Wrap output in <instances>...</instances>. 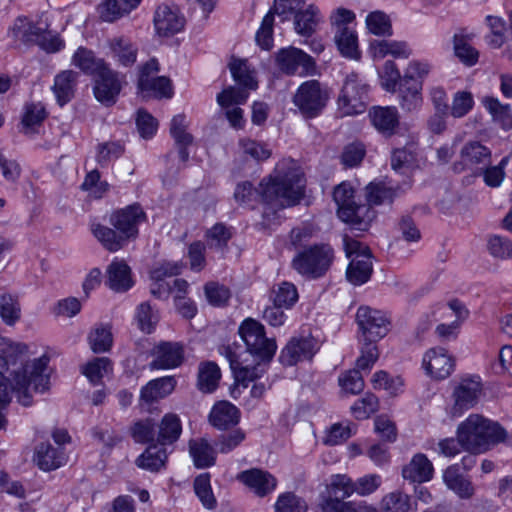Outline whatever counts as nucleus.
<instances>
[{
	"mask_svg": "<svg viewBox=\"0 0 512 512\" xmlns=\"http://www.w3.org/2000/svg\"><path fill=\"white\" fill-rule=\"evenodd\" d=\"M346 256L350 258V264L346 271V277L354 285L366 283L372 274V255L369 248L363 243L344 237Z\"/></svg>",
	"mask_w": 512,
	"mask_h": 512,
	"instance_id": "nucleus-8",
	"label": "nucleus"
},
{
	"mask_svg": "<svg viewBox=\"0 0 512 512\" xmlns=\"http://www.w3.org/2000/svg\"><path fill=\"white\" fill-rule=\"evenodd\" d=\"M239 334L244 341L247 351L261 361L269 362L274 356L277 345L274 339L266 337L264 326L252 318L245 319Z\"/></svg>",
	"mask_w": 512,
	"mask_h": 512,
	"instance_id": "nucleus-6",
	"label": "nucleus"
},
{
	"mask_svg": "<svg viewBox=\"0 0 512 512\" xmlns=\"http://www.w3.org/2000/svg\"><path fill=\"white\" fill-rule=\"evenodd\" d=\"M146 214L138 204L129 205L113 212L110 216V224L119 230L129 240L138 235V225L145 221Z\"/></svg>",
	"mask_w": 512,
	"mask_h": 512,
	"instance_id": "nucleus-14",
	"label": "nucleus"
},
{
	"mask_svg": "<svg viewBox=\"0 0 512 512\" xmlns=\"http://www.w3.org/2000/svg\"><path fill=\"white\" fill-rule=\"evenodd\" d=\"M375 57L384 58L386 55H392L399 58H408L410 50L405 42L398 41H374L371 44Z\"/></svg>",
	"mask_w": 512,
	"mask_h": 512,
	"instance_id": "nucleus-46",
	"label": "nucleus"
},
{
	"mask_svg": "<svg viewBox=\"0 0 512 512\" xmlns=\"http://www.w3.org/2000/svg\"><path fill=\"white\" fill-rule=\"evenodd\" d=\"M369 86L358 74L352 72L345 78L338 97V110L342 116L361 114L368 102Z\"/></svg>",
	"mask_w": 512,
	"mask_h": 512,
	"instance_id": "nucleus-7",
	"label": "nucleus"
},
{
	"mask_svg": "<svg viewBox=\"0 0 512 512\" xmlns=\"http://www.w3.org/2000/svg\"><path fill=\"white\" fill-rule=\"evenodd\" d=\"M176 383L173 376L161 377L149 381L141 388L139 398L140 406H149L167 397L174 391Z\"/></svg>",
	"mask_w": 512,
	"mask_h": 512,
	"instance_id": "nucleus-20",
	"label": "nucleus"
},
{
	"mask_svg": "<svg viewBox=\"0 0 512 512\" xmlns=\"http://www.w3.org/2000/svg\"><path fill=\"white\" fill-rule=\"evenodd\" d=\"M111 370V361L107 357H97L83 367V374L93 383L97 384L103 376Z\"/></svg>",
	"mask_w": 512,
	"mask_h": 512,
	"instance_id": "nucleus-54",
	"label": "nucleus"
},
{
	"mask_svg": "<svg viewBox=\"0 0 512 512\" xmlns=\"http://www.w3.org/2000/svg\"><path fill=\"white\" fill-rule=\"evenodd\" d=\"M329 94L317 80L303 82L293 96V103L306 119L319 116L327 105Z\"/></svg>",
	"mask_w": 512,
	"mask_h": 512,
	"instance_id": "nucleus-9",
	"label": "nucleus"
},
{
	"mask_svg": "<svg viewBox=\"0 0 512 512\" xmlns=\"http://www.w3.org/2000/svg\"><path fill=\"white\" fill-rule=\"evenodd\" d=\"M434 468L425 454L418 453L402 469L404 479L411 482L422 483L429 481L433 476Z\"/></svg>",
	"mask_w": 512,
	"mask_h": 512,
	"instance_id": "nucleus-23",
	"label": "nucleus"
},
{
	"mask_svg": "<svg viewBox=\"0 0 512 512\" xmlns=\"http://www.w3.org/2000/svg\"><path fill=\"white\" fill-rule=\"evenodd\" d=\"M72 64L83 73L94 77L108 65L104 59L96 57L92 50L82 46L75 51Z\"/></svg>",
	"mask_w": 512,
	"mask_h": 512,
	"instance_id": "nucleus-31",
	"label": "nucleus"
},
{
	"mask_svg": "<svg viewBox=\"0 0 512 512\" xmlns=\"http://www.w3.org/2000/svg\"><path fill=\"white\" fill-rule=\"evenodd\" d=\"M461 159L469 167H486L491 161V150L478 141L466 143L461 149Z\"/></svg>",
	"mask_w": 512,
	"mask_h": 512,
	"instance_id": "nucleus-30",
	"label": "nucleus"
},
{
	"mask_svg": "<svg viewBox=\"0 0 512 512\" xmlns=\"http://www.w3.org/2000/svg\"><path fill=\"white\" fill-rule=\"evenodd\" d=\"M42 30V28L34 25L26 17L20 16L10 27L9 33L14 39L24 44H36Z\"/></svg>",
	"mask_w": 512,
	"mask_h": 512,
	"instance_id": "nucleus-38",
	"label": "nucleus"
},
{
	"mask_svg": "<svg viewBox=\"0 0 512 512\" xmlns=\"http://www.w3.org/2000/svg\"><path fill=\"white\" fill-rule=\"evenodd\" d=\"M321 21L322 16L319 8L310 4L305 10L300 9L294 14V29L297 34L310 37L315 33Z\"/></svg>",
	"mask_w": 512,
	"mask_h": 512,
	"instance_id": "nucleus-28",
	"label": "nucleus"
},
{
	"mask_svg": "<svg viewBox=\"0 0 512 512\" xmlns=\"http://www.w3.org/2000/svg\"><path fill=\"white\" fill-rule=\"evenodd\" d=\"M278 68L287 75H309L315 72L314 59L303 50L295 47L280 49L275 56Z\"/></svg>",
	"mask_w": 512,
	"mask_h": 512,
	"instance_id": "nucleus-10",
	"label": "nucleus"
},
{
	"mask_svg": "<svg viewBox=\"0 0 512 512\" xmlns=\"http://www.w3.org/2000/svg\"><path fill=\"white\" fill-rule=\"evenodd\" d=\"M260 186L264 203L263 224L271 227L280 223V210L294 206L302 199L305 181L303 173L293 161H282L268 179L262 180Z\"/></svg>",
	"mask_w": 512,
	"mask_h": 512,
	"instance_id": "nucleus-1",
	"label": "nucleus"
},
{
	"mask_svg": "<svg viewBox=\"0 0 512 512\" xmlns=\"http://www.w3.org/2000/svg\"><path fill=\"white\" fill-rule=\"evenodd\" d=\"M368 30L378 36H391L392 25L389 17L381 12L375 11L368 14L366 18Z\"/></svg>",
	"mask_w": 512,
	"mask_h": 512,
	"instance_id": "nucleus-55",
	"label": "nucleus"
},
{
	"mask_svg": "<svg viewBox=\"0 0 512 512\" xmlns=\"http://www.w3.org/2000/svg\"><path fill=\"white\" fill-rule=\"evenodd\" d=\"M422 82H406L401 80L398 88V98L401 108L411 112L422 104Z\"/></svg>",
	"mask_w": 512,
	"mask_h": 512,
	"instance_id": "nucleus-34",
	"label": "nucleus"
},
{
	"mask_svg": "<svg viewBox=\"0 0 512 512\" xmlns=\"http://www.w3.org/2000/svg\"><path fill=\"white\" fill-rule=\"evenodd\" d=\"M133 284L127 263L124 260H113L107 268L106 285L115 292H126Z\"/></svg>",
	"mask_w": 512,
	"mask_h": 512,
	"instance_id": "nucleus-21",
	"label": "nucleus"
},
{
	"mask_svg": "<svg viewBox=\"0 0 512 512\" xmlns=\"http://www.w3.org/2000/svg\"><path fill=\"white\" fill-rule=\"evenodd\" d=\"M443 480L461 498H470L474 493L472 483L460 473L458 465L449 466L443 473Z\"/></svg>",
	"mask_w": 512,
	"mask_h": 512,
	"instance_id": "nucleus-36",
	"label": "nucleus"
},
{
	"mask_svg": "<svg viewBox=\"0 0 512 512\" xmlns=\"http://www.w3.org/2000/svg\"><path fill=\"white\" fill-rule=\"evenodd\" d=\"M457 436L465 450L482 453L491 445L504 441L506 431L497 422L472 414L459 425Z\"/></svg>",
	"mask_w": 512,
	"mask_h": 512,
	"instance_id": "nucleus-3",
	"label": "nucleus"
},
{
	"mask_svg": "<svg viewBox=\"0 0 512 512\" xmlns=\"http://www.w3.org/2000/svg\"><path fill=\"white\" fill-rule=\"evenodd\" d=\"M273 303L286 309L291 308L298 301V291L296 286L287 281L275 285L271 292Z\"/></svg>",
	"mask_w": 512,
	"mask_h": 512,
	"instance_id": "nucleus-47",
	"label": "nucleus"
},
{
	"mask_svg": "<svg viewBox=\"0 0 512 512\" xmlns=\"http://www.w3.org/2000/svg\"><path fill=\"white\" fill-rule=\"evenodd\" d=\"M110 54L120 65L131 66L136 62L138 48L125 36H115L108 41Z\"/></svg>",
	"mask_w": 512,
	"mask_h": 512,
	"instance_id": "nucleus-24",
	"label": "nucleus"
},
{
	"mask_svg": "<svg viewBox=\"0 0 512 512\" xmlns=\"http://www.w3.org/2000/svg\"><path fill=\"white\" fill-rule=\"evenodd\" d=\"M369 115L374 127L382 133L391 134L399 123L395 107H373Z\"/></svg>",
	"mask_w": 512,
	"mask_h": 512,
	"instance_id": "nucleus-35",
	"label": "nucleus"
},
{
	"mask_svg": "<svg viewBox=\"0 0 512 512\" xmlns=\"http://www.w3.org/2000/svg\"><path fill=\"white\" fill-rule=\"evenodd\" d=\"M0 317L8 325H14L21 317V306L16 296L8 293L0 295Z\"/></svg>",
	"mask_w": 512,
	"mask_h": 512,
	"instance_id": "nucleus-48",
	"label": "nucleus"
},
{
	"mask_svg": "<svg viewBox=\"0 0 512 512\" xmlns=\"http://www.w3.org/2000/svg\"><path fill=\"white\" fill-rule=\"evenodd\" d=\"M229 69L236 83L246 89L255 90L257 82L245 60L233 59L229 64Z\"/></svg>",
	"mask_w": 512,
	"mask_h": 512,
	"instance_id": "nucleus-50",
	"label": "nucleus"
},
{
	"mask_svg": "<svg viewBox=\"0 0 512 512\" xmlns=\"http://www.w3.org/2000/svg\"><path fill=\"white\" fill-rule=\"evenodd\" d=\"M237 479L259 497L270 494L277 486V480L272 474L257 468L240 472Z\"/></svg>",
	"mask_w": 512,
	"mask_h": 512,
	"instance_id": "nucleus-17",
	"label": "nucleus"
},
{
	"mask_svg": "<svg viewBox=\"0 0 512 512\" xmlns=\"http://www.w3.org/2000/svg\"><path fill=\"white\" fill-rule=\"evenodd\" d=\"M275 512H307L306 501L293 492H285L278 496L274 505Z\"/></svg>",
	"mask_w": 512,
	"mask_h": 512,
	"instance_id": "nucleus-52",
	"label": "nucleus"
},
{
	"mask_svg": "<svg viewBox=\"0 0 512 512\" xmlns=\"http://www.w3.org/2000/svg\"><path fill=\"white\" fill-rule=\"evenodd\" d=\"M28 346L14 342L10 338L0 337V358L9 369L10 365L20 364L11 371L14 390L18 401L23 406L32 404V392L43 393L49 389V375L45 373L49 358L42 356L32 362H27Z\"/></svg>",
	"mask_w": 512,
	"mask_h": 512,
	"instance_id": "nucleus-2",
	"label": "nucleus"
},
{
	"mask_svg": "<svg viewBox=\"0 0 512 512\" xmlns=\"http://www.w3.org/2000/svg\"><path fill=\"white\" fill-rule=\"evenodd\" d=\"M95 77L94 95L96 99L107 106L113 105L122 89L124 76L107 65Z\"/></svg>",
	"mask_w": 512,
	"mask_h": 512,
	"instance_id": "nucleus-13",
	"label": "nucleus"
},
{
	"mask_svg": "<svg viewBox=\"0 0 512 512\" xmlns=\"http://www.w3.org/2000/svg\"><path fill=\"white\" fill-rule=\"evenodd\" d=\"M167 459V448L157 443H152L136 459L135 464L141 469L150 472H159L165 467Z\"/></svg>",
	"mask_w": 512,
	"mask_h": 512,
	"instance_id": "nucleus-27",
	"label": "nucleus"
},
{
	"mask_svg": "<svg viewBox=\"0 0 512 512\" xmlns=\"http://www.w3.org/2000/svg\"><path fill=\"white\" fill-rule=\"evenodd\" d=\"M354 492V485L352 480L346 475H334L331 478L330 484L327 486V495L338 498L346 499Z\"/></svg>",
	"mask_w": 512,
	"mask_h": 512,
	"instance_id": "nucleus-56",
	"label": "nucleus"
},
{
	"mask_svg": "<svg viewBox=\"0 0 512 512\" xmlns=\"http://www.w3.org/2000/svg\"><path fill=\"white\" fill-rule=\"evenodd\" d=\"M474 106L473 95L468 91H458L454 94L449 113L454 118L466 116Z\"/></svg>",
	"mask_w": 512,
	"mask_h": 512,
	"instance_id": "nucleus-58",
	"label": "nucleus"
},
{
	"mask_svg": "<svg viewBox=\"0 0 512 512\" xmlns=\"http://www.w3.org/2000/svg\"><path fill=\"white\" fill-rule=\"evenodd\" d=\"M273 25L274 12L269 11L263 18L260 28L258 29L255 39L257 44L265 50H269L273 46Z\"/></svg>",
	"mask_w": 512,
	"mask_h": 512,
	"instance_id": "nucleus-60",
	"label": "nucleus"
},
{
	"mask_svg": "<svg viewBox=\"0 0 512 512\" xmlns=\"http://www.w3.org/2000/svg\"><path fill=\"white\" fill-rule=\"evenodd\" d=\"M208 302L213 306H224L231 297L230 290L217 282H209L204 287Z\"/></svg>",
	"mask_w": 512,
	"mask_h": 512,
	"instance_id": "nucleus-62",
	"label": "nucleus"
},
{
	"mask_svg": "<svg viewBox=\"0 0 512 512\" xmlns=\"http://www.w3.org/2000/svg\"><path fill=\"white\" fill-rule=\"evenodd\" d=\"M415 161L416 155L413 145L397 148L392 151L391 167L396 172L405 173L408 169L413 167Z\"/></svg>",
	"mask_w": 512,
	"mask_h": 512,
	"instance_id": "nucleus-51",
	"label": "nucleus"
},
{
	"mask_svg": "<svg viewBox=\"0 0 512 512\" xmlns=\"http://www.w3.org/2000/svg\"><path fill=\"white\" fill-rule=\"evenodd\" d=\"M401 193V188H392L383 183H370L366 187V198L370 205L390 204Z\"/></svg>",
	"mask_w": 512,
	"mask_h": 512,
	"instance_id": "nucleus-43",
	"label": "nucleus"
},
{
	"mask_svg": "<svg viewBox=\"0 0 512 512\" xmlns=\"http://www.w3.org/2000/svg\"><path fill=\"white\" fill-rule=\"evenodd\" d=\"M95 238L110 252H116L126 245L128 239L119 230L112 229L99 223L91 225Z\"/></svg>",
	"mask_w": 512,
	"mask_h": 512,
	"instance_id": "nucleus-32",
	"label": "nucleus"
},
{
	"mask_svg": "<svg viewBox=\"0 0 512 512\" xmlns=\"http://www.w3.org/2000/svg\"><path fill=\"white\" fill-rule=\"evenodd\" d=\"M154 26L161 36H172L180 32L185 24L178 6L175 4H160L154 14Z\"/></svg>",
	"mask_w": 512,
	"mask_h": 512,
	"instance_id": "nucleus-16",
	"label": "nucleus"
},
{
	"mask_svg": "<svg viewBox=\"0 0 512 512\" xmlns=\"http://www.w3.org/2000/svg\"><path fill=\"white\" fill-rule=\"evenodd\" d=\"M334 40L338 50L344 57L351 59H358L360 57L357 34L352 28L336 30Z\"/></svg>",
	"mask_w": 512,
	"mask_h": 512,
	"instance_id": "nucleus-40",
	"label": "nucleus"
},
{
	"mask_svg": "<svg viewBox=\"0 0 512 512\" xmlns=\"http://www.w3.org/2000/svg\"><path fill=\"white\" fill-rule=\"evenodd\" d=\"M88 343L94 353L109 351L113 345V335L108 324L95 325L88 334Z\"/></svg>",
	"mask_w": 512,
	"mask_h": 512,
	"instance_id": "nucleus-42",
	"label": "nucleus"
},
{
	"mask_svg": "<svg viewBox=\"0 0 512 512\" xmlns=\"http://www.w3.org/2000/svg\"><path fill=\"white\" fill-rule=\"evenodd\" d=\"M156 429V443L164 447L172 445L180 438L182 433L181 420L177 414L167 413L156 424Z\"/></svg>",
	"mask_w": 512,
	"mask_h": 512,
	"instance_id": "nucleus-25",
	"label": "nucleus"
},
{
	"mask_svg": "<svg viewBox=\"0 0 512 512\" xmlns=\"http://www.w3.org/2000/svg\"><path fill=\"white\" fill-rule=\"evenodd\" d=\"M189 453L194 465L199 469L213 466L216 462V451L205 439L191 440Z\"/></svg>",
	"mask_w": 512,
	"mask_h": 512,
	"instance_id": "nucleus-37",
	"label": "nucleus"
},
{
	"mask_svg": "<svg viewBox=\"0 0 512 512\" xmlns=\"http://www.w3.org/2000/svg\"><path fill=\"white\" fill-rule=\"evenodd\" d=\"M210 480V473H202L195 478L193 487L202 505L208 510H213L217 506V500L213 494Z\"/></svg>",
	"mask_w": 512,
	"mask_h": 512,
	"instance_id": "nucleus-45",
	"label": "nucleus"
},
{
	"mask_svg": "<svg viewBox=\"0 0 512 512\" xmlns=\"http://www.w3.org/2000/svg\"><path fill=\"white\" fill-rule=\"evenodd\" d=\"M334 261V250L326 243L304 247L293 257L291 266L301 276L308 279L323 277Z\"/></svg>",
	"mask_w": 512,
	"mask_h": 512,
	"instance_id": "nucleus-5",
	"label": "nucleus"
},
{
	"mask_svg": "<svg viewBox=\"0 0 512 512\" xmlns=\"http://www.w3.org/2000/svg\"><path fill=\"white\" fill-rule=\"evenodd\" d=\"M221 372L214 362H204L199 365L197 387L204 393H211L218 387Z\"/></svg>",
	"mask_w": 512,
	"mask_h": 512,
	"instance_id": "nucleus-39",
	"label": "nucleus"
},
{
	"mask_svg": "<svg viewBox=\"0 0 512 512\" xmlns=\"http://www.w3.org/2000/svg\"><path fill=\"white\" fill-rule=\"evenodd\" d=\"M482 104L491 115L493 122L504 130L512 128V108L509 104H503L493 96L483 97Z\"/></svg>",
	"mask_w": 512,
	"mask_h": 512,
	"instance_id": "nucleus-33",
	"label": "nucleus"
},
{
	"mask_svg": "<svg viewBox=\"0 0 512 512\" xmlns=\"http://www.w3.org/2000/svg\"><path fill=\"white\" fill-rule=\"evenodd\" d=\"M239 420V409L228 401L216 403L209 414V422L219 430H226L231 426H235Z\"/></svg>",
	"mask_w": 512,
	"mask_h": 512,
	"instance_id": "nucleus-22",
	"label": "nucleus"
},
{
	"mask_svg": "<svg viewBox=\"0 0 512 512\" xmlns=\"http://www.w3.org/2000/svg\"><path fill=\"white\" fill-rule=\"evenodd\" d=\"M136 320L140 330L149 334L158 322V315L152 310L149 303L144 302L137 307Z\"/></svg>",
	"mask_w": 512,
	"mask_h": 512,
	"instance_id": "nucleus-63",
	"label": "nucleus"
},
{
	"mask_svg": "<svg viewBox=\"0 0 512 512\" xmlns=\"http://www.w3.org/2000/svg\"><path fill=\"white\" fill-rule=\"evenodd\" d=\"M454 53L459 60L467 66L477 63L479 52L471 45V37L463 32L453 36Z\"/></svg>",
	"mask_w": 512,
	"mask_h": 512,
	"instance_id": "nucleus-41",
	"label": "nucleus"
},
{
	"mask_svg": "<svg viewBox=\"0 0 512 512\" xmlns=\"http://www.w3.org/2000/svg\"><path fill=\"white\" fill-rule=\"evenodd\" d=\"M333 199L338 207V217L348 223L352 229L366 231L376 216L375 211L368 205L356 204L354 189L350 183L342 182L336 186Z\"/></svg>",
	"mask_w": 512,
	"mask_h": 512,
	"instance_id": "nucleus-4",
	"label": "nucleus"
},
{
	"mask_svg": "<svg viewBox=\"0 0 512 512\" xmlns=\"http://www.w3.org/2000/svg\"><path fill=\"white\" fill-rule=\"evenodd\" d=\"M153 419L146 418L136 422L131 428V434L137 443H153L156 441L157 431Z\"/></svg>",
	"mask_w": 512,
	"mask_h": 512,
	"instance_id": "nucleus-53",
	"label": "nucleus"
},
{
	"mask_svg": "<svg viewBox=\"0 0 512 512\" xmlns=\"http://www.w3.org/2000/svg\"><path fill=\"white\" fill-rule=\"evenodd\" d=\"M318 350L312 337L292 338L282 349L279 361L284 366H293L300 361L311 360Z\"/></svg>",
	"mask_w": 512,
	"mask_h": 512,
	"instance_id": "nucleus-15",
	"label": "nucleus"
},
{
	"mask_svg": "<svg viewBox=\"0 0 512 512\" xmlns=\"http://www.w3.org/2000/svg\"><path fill=\"white\" fill-rule=\"evenodd\" d=\"M489 253L496 258H512V242L499 235L491 236L487 243Z\"/></svg>",
	"mask_w": 512,
	"mask_h": 512,
	"instance_id": "nucleus-64",
	"label": "nucleus"
},
{
	"mask_svg": "<svg viewBox=\"0 0 512 512\" xmlns=\"http://www.w3.org/2000/svg\"><path fill=\"white\" fill-rule=\"evenodd\" d=\"M233 236L231 227H228L224 223H216L205 233V239L207 246L210 249L221 252H225L228 246V242Z\"/></svg>",
	"mask_w": 512,
	"mask_h": 512,
	"instance_id": "nucleus-44",
	"label": "nucleus"
},
{
	"mask_svg": "<svg viewBox=\"0 0 512 512\" xmlns=\"http://www.w3.org/2000/svg\"><path fill=\"white\" fill-rule=\"evenodd\" d=\"M422 368L429 377L443 380L454 371L455 359L445 348L432 347L423 355Z\"/></svg>",
	"mask_w": 512,
	"mask_h": 512,
	"instance_id": "nucleus-12",
	"label": "nucleus"
},
{
	"mask_svg": "<svg viewBox=\"0 0 512 512\" xmlns=\"http://www.w3.org/2000/svg\"><path fill=\"white\" fill-rule=\"evenodd\" d=\"M138 88L142 92H153L158 97L170 98L173 94L171 82L164 76L138 79Z\"/></svg>",
	"mask_w": 512,
	"mask_h": 512,
	"instance_id": "nucleus-49",
	"label": "nucleus"
},
{
	"mask_svg": "<svg viewBox=\"0 0 512 512\" xmlns=\"http://www.w3.org/2000/svg\"><path fill=\"white\" fill-rule=\"evenodd\" d=\"M78 76V73L73 70H65L55 76L52 90L60 106H64L73 99Z\"/></svg>",
	"mask_w": 512,
	"mask_h": 512,
	"instance_id": "nucleus-26",
	"label": "nucleus"
},
{
	"mask_svg": "<svg viewBox=\"0 0 512 512\" xmlns=\"http://www.w3.org/2000/svg\"><path fill=\"white\" fill-rule=\"evenodd\" d=\"M356 321L362 331L364 341H378L387 335L390 321L386 315L369 306H361L356 313Z\"/></svg>",
	"mask_w": 512,
	"mask_h": 512,
	"instance_id": "nucleus-11",
	"label": "nucleus"
},
{
	"mask_svg": "<svg viewBox=\"0 0 512 512\" xmlns=\"http://www.w3.org/2000/svg\"><path fill=\"white\" fill-rule=\"evenodd\" d=\"M383 512H408L411 509L410 497L402 492H392L381 502Z\"/></svg>",
	"mask_w": 512,
	"mask_h": 512,
	"instance_id": "nucleus-57",
	"label": "nucleus"
},
{
	"mask_svg": "<svg viewBox=\"0 0 512 512\" xmlns=\"http://www.w3.org/2000/svg\"><path fill=\"white\" fill-rule=\"evenodd\" d=\"M154 359L150 368L171 369L179 366L183 360V349L178 343L161 342L153 350Z\"/></svg>",
	"mask_w": 512,
	"mask_h": 512,
	"instance_id": "nucleus-19",
	"label": "nucleus"
},
{
	"mask_svg": "<svg viewBox=\"0 0 512 512\" xmlns=\"http://www.w3.org/2000/svg\"><path fill=\"white\" fill-rule=\"evenodd\" d=\"M378 407V398L371 393H367L363 398L354 403L351 411L356 419H367L378 410Z\"/></svg>",
	"mask_w": 512,
	"mask_h": 512,
	"instance_id": "nucleus-61",
	"label": "nucleus"
},
{
	"mask_svg": "<svg viewBox=\"0 0 512 512\" xmlns=\"http://www.w3.org/2000/svg\"><path fill=\"white\" fill-rule=\"evenodd\" d=\"M376 341H364L360 349V356L356 360V368L360 371H370L379 358Z\"/></svg>",
	"mask_w": 512,
	"mask_h": 512,
	"instance_id": "nucleus-59",
	"label": "nucleus"
},
{
	"mask_svg": "<svg viewBox=\"0 0 512 512\" xmlns=\"http://www.w3.org/2000/svg\"><path fill=\"white\" fill-rule=\"evenodd\" d=\"M481 391V383L476 379L463 380L454 390V405L452 415L460 416L465 410L472 408L478 399Z\"/></svg>",
	"mask_w": 512,
	"mask_h": 512,
	"instance_id": "nucleus-18",
	"label": "nucleus"
},
{
	"mask_svg": "<svg viewBox=\"0 0 512 512\" xmlns=\"http://www.w3.org/2000/svg\"><path fill=\"white\" fill-rule=\"evenodd\" d=\"M34 460L40 469L51 471L65 463V454L61 448H55L50 443H41L36 447Z\"/></svg>",
	"mask_w": 512,
	"mask_h": 512,
	"instance_id": "nucleus-29",
	"label": "nucleus"
}]
</instances>
